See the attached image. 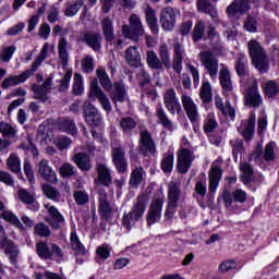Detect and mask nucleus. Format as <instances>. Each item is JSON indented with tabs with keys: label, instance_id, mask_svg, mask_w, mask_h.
<instances>
[{
	"label": "nucleus",
	"instance_id": "obj_18",
	"mask_svg": "<svg viewBox=\"0 0 279 279\" xmlns=\"http://www.w3.org/2000/svg\"><path fill=\"white\" fill-rule=\"evenodd\" d=\"M160 23L162 29L166 32H171L175 27V11L173 8L168 7L162 9L161 15H160Z\"/></svg>",
	"mask_w": 279,
	"mask_h": 279
},
{
	"label": "nucleus",
	"instance_id": "obj_22",
	"mask_svg": "<svg viewBox=\"0 0 279 279\" xmlns=\"http://www.w3.org/2000/svg\"><path fill=\"white\" fill-rule=\"evenodd\" d=\"M38 171L41 178L46 180V182H50V184H58V177L56 175V171L49 166V161L47 159H43L38 165Z\"/></svg>",
	"mask_w": 279,
	"mask_h": 279
},
{
	"label": "nucleus",
	"instance_id": "obj_46",
	"mask_svg": "<svg viewBox=\"0 0 279 279\" xmlns=\"http://www.w3.org/2000/svg\"><path fill=\"white\" fill-rule=\"evenodd\" d=\"M263 154L265 162H274V160H276V142L266 144Z\"/></svg>",
	"mask_w": 279,
	"mask_h": 279
},
{
	"label": "nucleus",
	"instance_id": "obj_7",
	"mask_svg": "<svg viewBox=\"0 0 279 279\" xmlns=\"http://www.w3.org/2000/svg\"><path fill=\"white\" fill-rule=\"evenodd\" d=\"M111 160L118 173H128V158H125V148L123 146L111 147Z\"/></svg>",
	"mask_w": 279,
	"mask_h": 279
},
{
	"label": "nucleus",
	"instance_id": "obj_45",
	"mask_svg": "<svg viewBox=\"0 0 279 279\" xmlns=\"http://www.w3.org/2000/svg\"><path fill=\"white\" fill-rule=\"evenodd\" d=\"M159 57L163 62V66L166 69H171V52L169 51V46H167V44L159 46Z\"/></svg>",
	"mask_w": 279,
	"mask_h": 279
},
{
	"label": "nucleus",
	"instance_id": "obj_33",
	"mask_svg": "<svg viewBox=\"0 0 279 279\" xmlns=\"http://www.w3.org/2000/svg\"><path fill=\"white\" fill-rule=\"evenodd\" d=\"M181 196L182 190L180 189V183L171 181L168 185V202L178 204Z\"/></svg>",
	"mask_w": 279,
	"mask_h": 279
},
{
	"label": "nucleus",
	"instance_id": "obj_4",
	"mask_svg": "<svg viewBox=\"0 0 279 279\" xmlns=\"http://www.w3.org/2000/svg\"><path fill=\"white\" fill-rule=\"evenodd\" d=\"M199 60L211 80H217L219 73V59L211 51H201Z\"/></svg>",
	"mask_w": 279,
	"mask_h": 279
},
{
	"label": "nucleus",
	"instance_id": "obj_43",
	"mask_svg": "<svg viewBox=\"0 0 279 279\" xmlns=\"http://www.w3.org/2000/svg\"><path fill=\"white\" fill-rule=\"evenodd\" d=\"M41 191L48 199H52V202H60V191L56 190L53 185L49 183L41 184Z\"/></svg>",
	"mask_w": 279,
	"mask_h": 279
},
{
	"label": "nucleus",
	"instance_id": "obj_51",
	"mask_svg": "<svg viewBox=\"0 0 279 279\" xmlns=\"http://www.w3.org/2000/svg\"><path fill=\"white\" fill-rule=\"evenodd\" d=\"M263 156H264L263 143H257L255 149L248 157V160H250V162H252V160H254V162H256V165H260V162H263V160H264Z\"/></svg>",
	"mask_w": 279,
	"mask_h": 279
},
{
	"label": "nucleus",
	"instance_id": "obj_41",
	"mask_svg": "<svg viewBox=\"0 0 279 279\" xmlns=\"http://www.w3.org/2000/svg\"><path fill=\"white\" fill-rule=\"evenodd\" d=\"M204 36H206V24L204 21L199 20L192 32V40L193 43H199V40H203Z\"/></svg>",
	"mask_w": 279,
	"mask_h": 279
},
{
	"label": "nucleus",
	"instance_id": "obj_13",
	"mask_svg": "<svg viewBox=\"0 0 279 279\" xmlns=\"http://www.w3.org/2000/svg\"><path fill=\"white\" fill-rule=\"evenodd\" d=\"M83 112L86 123H88L90 128H99V125H101V113H99V110L90 102L83 105Z\"/></svg>",
	"mask_w": 279,
	"mask_h": 279
},
{
	"label": "nucleus",
	"instance_id": "obj_54",
	"mask_svg": "<svg viewBox=\"0 0 279 279\" xmlns=\"http://www.w3.org/2000/svg\"><path fill=\"white\" fill-rule=\"evenodd\" d=\"M264 90H265L266 97H276V95H278L279 93L278 83H276L275 81L267 82L264 86Z\"/></svg>",
	"mask_w": 279,
	"mask_h": 279
},
{
	"label": "nucleus",
	"instance_id": "obj_23",
	"mask_svg": "<svg viewBox=\"0 0 279 279\" xmlns=\"http://www.w3.org/2000/svg\"><path fill=\"white\" fill-rule=\"evenodd\" d=\"M219 82L225 95L232 93V74L230 73V70H228V68H222L219 71Z\"/></svg>",
	"mask_w": 279,
	"mask_h": 279
},
{
	"label": "nucleus",
	"instance_id": "obj_30",
	"mask_svg": "<svg viewBox=\"0 0 279 279\" xmlns=\"http://www.w3.org/2000/svg\"><path fill=\"white\" fill-rule=\"evenodd\" d=\"M156 117L158 119L157 123H160V125H162L165 130H168L169 132H173V122L169 119V116H167V112H165L162 105L157 106Z\"/></svg>",
	"mask_w": 279,
	"mask_h": 279
},
{
	"label": "nucleus",
	"instance_id": "obj_1",
	"mask_svg": "<svg viewBox=\"0 0 279 279\" xmlns=\"http://www.w3.org/2000/svg\"><path fill=\"white\" fill-rule=\"evenodd\" d=\"M247 49L253 66L258 73H267L269 71V57H267V50L263 48V45L256 39H252L247 43Z\"/></svg>",
	"mask_w": 279,
	"mask_h": 279
},
{
	"label": "nucleus",
	"instance_id": "obj_50",
	"mask_svg": "<svg viewBox=\"0 0 279 279\" xmlns=\"http://www.w3.org/2000/svg\"><path fill=\"white\" fill-rule=\"evenodd\" d=\"M73 197L77 206H86L90 202V197L86 191L77 190L74 192Z\"/></svg>",
	"mask_w": 279,
	"mask_h": 279
},
{
	"label": "nucleus",
	"instance_id": "obj_48",
	"mask_svg": "<svg viewBox=\"0 0 279 279\" xmlns=\"http://www.w3.org/2000/svg\"><path fill=\"white\" fill-rule=\"evenodd\" d=\"M1 219H4V221H9V223H12L13 226H16L20 230H23V223H21V220L16 215H14L10 210H4L1 214Z\"/></svg>",
	"mask_w": 279,
	"mask_h": 279
},
{
	"label": "nucleus",
	"instance_id": "obj_44",
	"mask_svg": "<svg viewBox=\"0 0 279 279\" xmlns=\"http://www.w3.org/2000/svg\"><path fill=\"white\" fill-rule=\"evenodd\" d=\"M7 167L12 173H21V159L16 154H11L7 159Z\"/></svg>",
	"mask_w": 279,
	"mask_h": 279
},
{
	"label": "nucleus",
	"instance_id": "obj_53",
	"mask_svg": "<svg viewBox=\"0 0 279 279\" xmlns=\"http://www.w3.org/2000/svg\"><path fill=\"white\" fill-rule=\"evenodd\" d=\"M60 128L68 134H77V126L75 125V121L71 119H63L60 123Z\"/></svg>",
	"mask_w": 279,
	"mask_h": 279
},
{
	"label": "nucleus",
	"instance_id": "obj_47",
	"mask_svg": "<svg viewBox=\"0 0 279 279\" xmlns=\"http://www.w3.org/2000/svg\"><path fill=\"white\" fill-rule=\"evenodd\" d=\"M32 90L35 95L34 99H38L43 104L47 102L49 97H47V93H49L43 85L33 84Z\"/></svg>",
	"mask_w": 279,
	"mask_h": 279
},
{
	"label": "nucleus",
	"instance_id": "obj_14",
	"mask_svg": "<svg viewBox=\"0 0 279 279\" xmlns=\"http://www.w3.org/2000/svg\"><path fill=\"white\" fill-rule=\"evenodd\" d=\"M245 106H251V108H259L263 106V97L258 93V83H253L246 90L244 95Z\"/></svg>",
	"mask_w": 279,
	"mask_h": 279
},
{
	"label": "nucleus",
	"instance_id": "obj_37",
	"mask_svg": "<svg viewBox=\"0 0 279 279\" xmlns=\"http://www.w3.org/2000/svg\"><path fill=\"white\" fill-rule=\"evenodd\" d=\"M97 77L100 82V86L104 88V90H112V81H110V76L106 72L105 69L99 68L96 70Z\"/></svg>",
	"mask_w": 279,
	"mask_h": 279
},
{
	"label": "nucleus",
	"instance_id": "obj_27",
	"mask_svg": "<svg viewBox=\"0 0 279 279\" xmlns=\"http://www.w3.org/2000/svg\"><path fill=\"white\" fill-rule=\"evenodd\" d=\"M196 8H197L198 12H202L203 14H208V16H210V19L215 20L219 16L217 9L208 0H197Z\"/></svg>",
	"mask_w": 279,
	"mask_h": 279
},
{
	"label": "nucleus",
	"instance_id": "obj_39",
	"mask_svg": "<svg viewBox=\"0 0 279 279\" xmlns=\"http://www.w3.org/2000/svg\"><path fill=\"white\" fill-rule=\"evenodd\" d=\"M70 245L73 250V252H76V254H81L84 256L86 254V247L82 242L80 241V236H77V232L72 231L70 235Z\"/></svg>",
	"mask_w": 279,
	"mask_h": 279
},
{
	"label": "nucleus",
	"instance_id": "obj_59",
	"mask_svg": "<svg viewBox=\"0 0 279 279\" xmlns=\"http://www.w3.org/2000/svg\"><path fill=\"white\" fill-rule=\"evenodd\" d=\"M17 197L20 202H23V204H33L34 203V195H32L27 190L20 189L17 191Z\"/></svg>",
	"mask_w": 279,
	"mask_h": 279
},
{
	"label": "nucleus",
	"instance_id": "obj_58",
	"mask_svg": "<svg viewBox=\"0 0 279 279\" xmlns=\"http://www.w3.org/2000/svg\"><path fill=\"white\" fill-rule=\"evenodd\" d=\"M73 93L74 95H82L84 93V81L77 73L74 74Z\"/></svg>",
	"mask_w": 279,
	"mask_h": 279
},
{
	"label": "nucleus",
	"instance_id": "obj_19",
	"mask_svg": "<svg viewBox=\"0 0 279 279\" xmlns=\"http://www.w3.org/2000/svg\"><path fill=\"white\" fill-rule=\"evenodd\" d=\"M110 98L112 104H114L117 108V104H123L128 101V92L125 90V85L122 82H117L111 87Z\"/></svg>",
	"mask_w": 279,
	"mask_h": 279
},
{
	"label": "nucleus",
	"instance_id": "obj_61",
	"mask_svg": "<svg viewBox=\"0 0 279 279\" xmlns=\"http://www.w3.org/2000/svg\"><path fill=\"white\" fill-rule=\"evenodd\" d=\"M60 173L62 178H72V175H75V166L65 162L61 166Z\"/></svg>",
	"mask_w": 279,
	"mask_h": 279
},
{
	"label": "nucleus",
	"instance_id": "obj_11",
	"mask_svg": "<svg viewBox=\"0 0 279 279\" xmlns=\"http://www.w3.org/2000/svg\"><path fill=\"white\" fill-rule=\"evenodd\" d=\"M98 213L100 214L101 219L108 221L112 218V207L108 201V193L105 189L98 190Z\"/></svg>",
	"mask_w": 279,
	"mask_h": 279
},
{
	"label": "nucleus",
	"instance_id": "obj_29",
	"mask_svg": "<svg viewBox=\"0 0 279 279\" xmlns=\"http://www.w3.org/2000/svg\"><path fill=\"white\" fill-rule=\"evenodd\" d=\"M146 62L149 69H154V71H162V69H165V62L161 61L154 50L146 52Z\"/></svg>",
	"mask_w": 279,
	"mask_h": 279
},
{
	"label": "nucleus",
	"instance_id": "obj_6",
	"mask_svg": "<svg viewBox=\"0 0 279 279\" xmlns=\"http://www.w3.org/2000/svg\"><path fill=\"white\" fill-rule=\"evenodd\" d=\"M138 149L143 156H156V142L147 130L140 132Z\"/></svg>",
	"mask_w": 279,
	"mask_h": 279
},
{
	"label": "nucleus",
	"instance_id": "obj_31",
	"mask_svg": "<svg viewBox=\"0 0 279 279\" xmlns=\"http://www.w3.org/2000/svg\"><path fill=\"white\" fill-rule=\"evenodd\" d=\"M73 160L81 171H90L93 169L90 157H88L86 153H78L74 155Z\"/></svg>",
	"mask_w": 279,
	"mask_h": 279
},
{
	"label": "nucleus",
	"instance_id": "obj_16",
	"mask_svg": "<svg viewBox=\"0 0 279 279\" xmlns=\"http://www.w3.org/2000/svg\"><path fill=\"white\" fill-rule=\"evenodd\" d=\"M96 173L97 184H101V186H112V170L108 168L106 163H97L96 165Z\"/></svg>",
	"mask_w": 279,
	"mask_h": 279
},
{
	"label": "nucleus",
	"instance_id": "obj_64",
	"mask_svg": "<svg viewBox=\"0 0 279 279\" xmlns=\"http://www.w3.org/2000/svg\"><path fill=\"white\" fill-rule=\"evenodd\" d=\"M230 145L232 146V155L234 158H236L239 154H243V140H231Z\"/></svg>",
	"mask_w": 279,
	"mask_h": 279
},
{
	"label": "nucleus",
	"instance_id": "obj_8",
	"mask_svg": "<svg viewBox=\"0 0 279 279\" xmlns=\"http://www.w3.org/2000/svg\"><path fill=\"white\" fill-rule=\"evenodd\" d=\"M193 160H195L193 150L189 148L180 149L177 155V169L179 173H189V169H191Z\"/></svg>",
	"mask_w": 279,
	"mask_h": 279
},
{
	"label": "nucleus",
	"instance_id": "obj_40",
	"mask_svg": "<svg viewBox=\"0 0 279 279\" xmlns=\"http://www.w3.org/2000/svg\"><path fill=\"white\" fill-rule=\"evenodd\" d=\"M66 45L69 43L66 41V38H61L59 41V59L61 61V64L63 69H66L69 66V51L66 50Z\"/></svg>",
	"mask_w": 279,
	"mask_h": 279
},
{
	"label": "nucleus",
	"instance_id": "obj_42",
	"mask_svg": "<svg viewBox=\"0 0 279 279\" xmlns=\"http://www.w3.org/2000/svg\"><path fill=\"white\" fill-rule=\"evenodd\" d=\"M136 120L132 117H123L120 120V128L124 134H132L136 130Z\"/></svg>",
	"mask_w": 279,
	"mask_h": 279
},
{
	"label": "nucleus",
	"instance_id": "obj_26",
	"mask_svg": "<svg viewBox=\"0 0 279 279\" xmlns=\"http://www.w3.org/2000/svg\"><path fill=\"white\" fill-rule=\"evenodd\" d=\"M124 58L130 66L134 69H138L141 66V52H138V48L129 47L125 51Z\"/></svg>",
	"mask_w": 279,
	"mask_h": 279
},
{
	"label": "nucleus",
	"instance_id": "obj_36",
	"mask_svg": "<svg viewBox=\"0 0 279 279\" xmlns=\"http://www.w3.org/2000/svg\"><path fill=\"white\" fill-rule=\"evenodd\" d=\"M37 256L43 260H51L53 258V253L49 248V244L47 242L40 241L36 244Z\"/></svg>",
	"mask_w": 279,
	"mask_h": 279
},
{
	"label": "nucleus",
	"instance_id": "obj_24",
	"mask_svg": "<svg viewBox=\"0 0 279 279\" xmlns=\"http://www.w3.org/2000/svg\"><path fill=\"white\" fill-rule=\"evenodd\" d=\"M234 69L239 77H247V75H250V65L247 64V56H245L244 53H239L235 58Z\"/></svg>",
	"mask_w": 279,
	"mask_h": 279
},
{
	"label": "nucleus",
	"instance_id": "obj_35",
	"mask_svg": "<svg viewBox=\"0 0 279 279\" xmlns=\"http://www.w3.org/2000/svg\"><path fill=\"white\" fill-rule=\"evenodd\" d=\"M2 250H4V253L8 254L10 263L12 265H16V258H19V247L16 246V244H14V242L9 239L3 244Z\"/></svg>",
	"mask_w": 279,
	"mask_h": 279
},
{
	"label": "nucleus",
	"instance_id": "obj_15",
	"mask_svg": "<svg viewBox=\"0 0 279 279\" xmlns=\"http://www.w3.org/2000/svg\"><path fill=\"white\" fill-rule=\"evenodd\" d=\"M45 208L50 215V217L46 218L47 223L51 226L52 230H60L65 223L64 216L60 214L56 206L45 205Z\"/></svg>",
	"mask_w": 279,
	"mask_h": 279
},
{
	"label": "nucleus",
	"instance_id": "obj_55",
	"mask_svg": "<svg viewBox=\"0 0 279 279\" xmlns=\"http://www.w3.org/2000/svg\"><path fill=\"white\" fill-rule=\"evenodd\" d=\"M82 5H84V0H76L73 4H69L64 11L65 16H75Z\"/></svg>",
	"mask_w": 279,
	"mask_h": 279
},
{
	"label": "nucleus",
	"instance_id": "obj_62",
	"mask_svg": "<svg viewBox=\"0 0 279 279\" xmlns=\"http://www.w3.org/2000/svg\"><path fill=\"white\" fill-rule=\"evenodd\" d=\"M137 80L140 86H145L146 84H149V82H151V76L149 75V73H147V71H145V69L141 68L140 70H137Z\"/></svg>",
	"mask_w": 279,
	"mask_h": 279
},
{
	"label": "nucleus",
	"instance_id": "obj_34",
	"mask_svg": "<svg viewBox=\"0 0 279 279\" xmlns=\"http://www.w3.org/2000/svg\"><path fill=\"white\" fill-rule=\"evenodd\" d=\"M104 38L107 43H112L114 40V26L110 17H105L101 21Z\"/></svg>",
	"mask_w": 279,
	"mask_h": 279
},
{
	"label": "nucleus",
	"instance_id": "obj_20",
	"mask_svg": "<svg viewBox=\"0 0 279 279\" xmlns=\"http://www.w3.org/2000/svg\"><path fill=\"white\" fill-rule=\"evenodd\" d=\"M32 75L34 74L29 70L24 71L20 75H10L3 80L1 86L4 90L12 86H19V84H23L24 82H27V80H29Z\"/></svg>",
	"mask_w": 279,
	"mask_h": 279
},
{
	"label": "nucleus",
	"instance_id": "obj_38",
	"mask_svg": "<svg viewBox=\"0 0 279 279\" xmlns=\"http://www.w3.org/2000/svg\"><path fill=\"white\" fill-rule=\"evenodd\" d=\"M146 23L154 34L158 33V20L156 19V11L148 7L145 11Z\"/></svg>",
	"mask_w": 279,
	"mask_h": 279
},
{
	"label": "nucleus",
	"instance_id": "obj_21",
	"mask_svg": "<svg viewBox=\"0 0 279 279\" xmlns=\"http://www.w3.org/2000/svg\"><path fill=\"white\" fill-rule=\"evenodd\" d=\"M182 106L192 123H195L199 117V112L197 111V105L193 101L191 96L183 95L181 96Z\"/></svg>",
	"mask_w": 279,
	"mask_h": 279
},
{
	"label": "nucleus",
	"instance_id": "obj_32",
	"mask_svg": "<svg viewBox=\"0 0 279 279\" xmlns=\"http://www.w3.org/2000/svg\"><path fill=\"white\" fill-rule=\"evenodd\" d=\"M49 58V44H44L39 54L32 63L31 69L28 70L33 75L38 71V68L43 65V61Z\"/></svg>",
	"mask_w": 279,
	"mask_h": 279
},
{
	"label": "nucleus",
	"instance_id": "obj_60",
	"mask_svg": "<svg viewBox=\"0 0 279 279\" xmlns=\"http://www.w3.org/2000/svg\"><path fill=\"white\" fill-rule=\"evenodd\" d=\"M244 29L251 33H256L258 31V22H256L254 16H247L246 21L244 22Z\"/></svg>",
	"mask_w": 279,
	"mask_h": 279
},
{
	"label": "nucleus",
	"instance_id": "obj_25",
	"mask_svg": "<svg viewBox=\"0 0 279 279\" xmlns=\"http://www.w3.org/2000/svg\"><path fill=\"white\" fill-rule=\"evenodd\" d=\"M145 175L147 174L145 173V169H143V167H135L131 172L129 181L130 186L133 189H138V186L145 182Z\"/></svg>",
	"mask_w": 279,
	"mask_h": 279
},
{
	"label": "nucleus",
	"instance_id": "obj_52",
	"mask_svg": "<svg viewBox=\"0 0 279 279\" xmlns=\"http://www.w3.org/2000/svg\"><path fill=\"white\" fill-rule=\"evenodd\" d=\"M81 69L83 73H93L95 71V59L92 56H86L81 61Z\"/></svg>",
	"mask_w": 279,
	"mask_h": 279
},
{
	"label": "nucleus",
	"instance_id": "obj_28",
	"mask_svg": "<svg viewBox=\"0 0 279 279\" xmlns=\"http://www.w3.org/2000/svg\"><path fill=\"white\" fill-rule=\"evenodd\" d=\"M222 171L218 166H214L209 171V193H217V186L221 182Z\"/></svg>",
	"mask_w": 279,
	"mask_h": 279
},
{
	"label": "nucleus",
	"instance_id": "obj_10",
	"mask_svg": "<svg viewBox=\"0 0 279 279\" xmlns=\"http://www.w3.org/2000/svg\"><path fill=\"white\" fill-rule=\"evenodd\" d=\"M163 204L165 201L162 198H156L151 202L146 216V223L148 228H150V226H154V223H158V221H160V217H162Z\"/></svg>",
	"mask_w": 279,
	"mask_h": 279
},
{
	"label": "nucleus",
	"instance_id": "obj_3",
	"mask_svg": "<svg viewBox=\"0 0 279 279\" xmlns=\"http://www.w3.org/2000/svg\"><path fill=\"white\" fill-rule=\"evenodd\" d=\"M129 25L122 26V33L124 38H130L131 40H138V37L145 36V28L143 27V22L141 17L136 14H131L129 17Z\"/></svg>",
	"mask_w": 279,
	"mask_h": 279
},
{
	"label": "nucleus",
	"instance_id": "obj_12",
	"mask_svg": "<svg viewBox=\"0 0 279 279\" xmlns=\"http://www.w3.org/2000/svg\"><path fill=\"white\" fill-rule=\"evenodd\" d=\"M256 130V113L251 112L247 120H244L241 126L238 129L246 143H250L254 138V132Z\"/></svg>",
	"mask_w": 279,
	"mask_h": 279
},
{
	"label": "nucleus",
	"instance_id": "obj_63",
	"mask_svg": "<svg viewBox=\"0 0 279 279\" xmlns=\"http://www.w3.org/2000/svg\"><path fill=\"white\" fill-rule=\"evenodd\" d=\"M232 269H236V262L234 259L225 260L219 266L220 274H228Z\"/></svg>",
	"mask_w": 279,
	"mask_h": 279
},
{
	"label": "nucleus",
	"instance_id": "obj_9",
	"mask_svg": "<svg viewBox=\"0 0 279 279\" xmlns=\"http://www.w3.org/2000/svg\"><path fill=\"white\" fill-rule=\"evenodd\" d=\"M77 40L78 43L87 45V47L96 51V53H99L101 51V40H104V37L97 32L88 31L80 35Z\"/></svg>",
	"mask_w": 279,
	"mask_h": 279
},
{
	"label": "nucleus",
	"instance_id": "obj_2",
	"mask_svg": "<svg viewBox=\"0 0 279 279\" xmlns=\"http://www.w3.org/2000/svg\"><path fill=\"white\" fill-rule=\"evenodd\" d=\"M147 208V195L142 194L137 196L136 202L133 204L132 209L129 213H124L122 217V226L126 230H132L138 221L143 219L145 210Z\"/></svg>",
	"mask_w": 279,
	"mask_h": 279
},
{
	"label": "nucleus",
	"instance_id": "obj_49",
	"mask_svg": "<svg viewBox=\"0 0 279 279\" xmlns=\"http://www.w3.org/2000/svg\"><path fill=\"white\" fill-rule=\"evenodd\" d=\"M201 99L203 104H210L213 101V92L210 89V83L205 82L203 86L201 87Z\"/></svg>",
	"mask_w": 279,
	"mask_h": 279
},
{
	"label": "nucleus",
	"instance_id": "obj_56",
	"mask_svg": "<svg viewBox=\"0 0 279 279\" xmlns=\"http://www.w3.org/2000/svg\"><path fill=\"white\" fill-rule=\"evenodd\" d=\"M34 232L35 234H37V236H41L44 239H47V236H51V230L47 225L43 222H39L34 227Z\"/></svg>",
	"mask_w": 279,
	"mask_h": 279
},
{
	"label": "nucleus",
	"instance_id": "obj_5",
	"mask_svg": "<svg viewBox=\"0 0 279 279\" xmlns=\"http://www.w3.org/2000/svg\"><path fill=\"white\" fill-rule=\"evenodd\" d=\"M89 99H92L93 101H96V99H98L99 104L106 112L112 111V105L110 104V99L108 98L106 93L101 90V87H99L97 80L90 82Z\"/></svg>",
	"mask_w": 279,
	"mask_h": 279
},
{
	"label": "nucleus",
	"instance_id": "obj_57",
	"mask_svg": "<svg viewBox=\"0 0 279 279\" xmlns=\"http://www.w3.org/2000/svg\"><path fill=\"white\" fill-rule=\"evenodd\" d=\"M173 160H174L173 154L162 158L161 170L163 171V173H171V171H173Z\"/></svg>",
	"mask_w": 279,
	"mask_h": 279
},
{
	"label": "nucleus",
	"instance_id": "obj_17",
	"mask_svg": "<svg viewBox=\"0 0 279 279\" xmlns=\"http://www.w3.org/2000/svg\"><path fill=\"white\" fill-rule=\"evenodd\" d=\"M250 4L245 0H235L227 8V14L230 19H239L243 16L245 12H248Z\"/></svg>",
	"mask_w": 279,
	"mask_h": 279
}]
</instances>
